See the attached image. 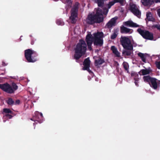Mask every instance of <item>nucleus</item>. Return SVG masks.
Masks as SVG:
<instances>
[{"instance_id":"nucleus-1","label":"nucleus","mask_w":160,"mask_h":160,"mask_svg":"<svg viewBox=\"0 0 160 160\" xmlns=\"http://www.w3.org/2000/svg\"><path fill=\"white\" fill-rule=\"evenodd\" d=\"M93 36L91 34H88L86 37L85 41L88 50H92V45L93 43L94 46L101 47L103 44V38L104 35L102 32H97L94 33Z\"/></svg>"},{"instance_id":"nucleus-2","label":"nucleus","mask_w":160,"mask_h":160,"mask_svg":"<svg viewBox=\"0 0 160 160\" xmlns=\"http://www.w3.org/2000/svg\"><path fill=\"white\" fill-rule=\"evenodd\" d=\"M108 11V9L105 8L103 11L101 9L98 8L94 14H89L86 19L87 24L93 25L95 23H100L104 21L103 15H106Z\"/></svg>"},{"instance_id":"nucleus-3","label":"nucleus","mask_w":160,"mask_h":160,"mask_svg":"<svg viewBox=\"0 0 160 160\" xmlns=\"http://www.w3.org/2000/svg\"><path fill=\"white\" fill-rule=\"evenodd\" d=\"M87 50V44L83 39H80L77 44L75 48L74 59L78 60L82 55L85 54Z\"/></svg>"},{"instance_id":"nucleus-4","label":"nucleus","mask_w":160,"mask_h":160,"mask_svg":"<svg viewBox=\"0 0 160 160\" xmlns=\"http://www.w3.org/2000/svg\"><path fill=\"white\" fill-rule=\"evenodd\" d=\"M38 54L36 52L28 49L24 51L25 58L28 62H34L37 61L36 57Z\"/></svg>"},{"instance_id":"nucleus-5","label":"nucleus","mask_w":160,"mask_h":160,"mask_svg":"<svg viewBox=\"0 0 160 160\" xmlns=\"http://www.w3.org/2000/svg\"><path fill=\"white\" fill-rule=\"evenodd\" d=\"M18 88V86L14 82L12 83L11 85L8 83L0 84V88L8 93H14Z\"/></svg>"},{"instance_id":"nucleus-6","label":"nucleus","mask_w":160,"mask_h":160,"mask_svg":"<svg viewBox=\"0 0 160 160\" xmlns=\"http://www.w3.org/2000/svg\"><path fill=\"white\" fill-rule=\"evenodd\" d=\"M120 42L121 44L125 49L133 50V46L130 39L128 37H121Z\"/></svg>"},{"instance_id":"nucleus-7","label":"nucleus","mask_w":160,"mask_h":160,"mask_svg":"<svg viewBox=\"0 0 160 160\" xmlns=\"http://www.w3.org/2000/svg\"><path fill=\"white\" fill-rule=\"evenodd\" d=\"M79 3L78 2H75L74 5L71 10V15L69 18L72 23H75L76 22V18L78 17V12Z\"/></svg>"},{"instance_id":"nucleus-8","label":"nucleus","mask_w":160,"mask_h":160,"mask_svg":"<svg viewBox=\"0 0 160 160\" xmlns=\"http://www.w3.org/2000/svg\"><path fill=\"white\" fill-rule=\"evenodd\" d=\"M143 79L145 82L148 83L150 87L153 89H155L157 88V79L156 78L151 77L149 75H148L144 76Z\"/></svg>"},{"instance_id":"nucleus-9","label":"nucleus","mask_w":160,"mask_h":160,"mask_svg":"<svg viewBox=\"0 0 160 160\" xmlns=\"http://www.w3.org/2000/svg\"><path fill=\"white\" fill-rule=\"evenodd\" d=\"M137 31L144 39L151 40H153V35L152 33L148 31L143 30L140 28H138Z\"/></svg>"},{"instance_id":"nucleus-10","label":"nucleus","mask_w":160,"mask_h":160,"mask_svg":"<svg viewBox=\"0 0 160 160\" xmlns=\"http://www.w3.org/2000/svg\"><path fill=\"white\" fill-rule=\"evenodd\" d=\"M129 9L135 15L138 17L140 16L141 12L135 4L130 3L129 4Z\"/></svg>"},{"instance_id":"nucleus-11","label":"nucleus","mask_w":160,"mask_h":160,"mask_svg":"<svg viewBox=\"0 0 160 160\" xmlns=\"http://www.w3.org/2000/svg\"><path fill=\"white\" fill-rule=\"evenodd\" d=\"M33 118L35 119V121H38L39 123H41L43 120V116L42 113L38 111H36L35 112V116H34Z\"/></svg>"},{"instance_id":"nucleus-12","label":"nucleus","mask_w":160,"mask_h":160,"mask_svg":"<svg viewBox=\"0 0 160 160\" xmlns=\"http://www.w3.org/2000/svg\"><path fill=\"white\" fill-rule=\"evenodd\" d=\"M117 19V18H112L105 25V27L109 29L111 28L113 26H115Z\"/></svg>"},{"instance_id":"nucleus-13","label":"nucleus","mask_w":160,"mask_h":160,"mask_svg":"<svg viewBox=\"0 0 160 160\" xmlns=\"http://www.w3.org/2000/svg\"><path fill=\"white\" fill-rule=\"evenodd\" d=\"M93 58L95 59V65L97 67H99V65H101L105 62L104 60L100 57H94Z\"/></svg>"},{"instance_id":"nucleus-14","label":"nucleus","mask_w":160,"mask_h":160,"mask_svg":"<svg viewBox=\"0 0 160 160\" xmlns=\"http://www.w3.org/2000/svg\"><path fill=\"white\" fill-rule=\"evenodd\" d=\"M132 32V29L128 28L123 26L120 27V32L122 33H131Z\"/></svg>"},{"instance_id":"nucleus-15","label":"nucleus","mask_w":160,"mask_h":160,"mask_svg":"<svg viewBox=\"0 0 160 160\" xmlns=\"http://www.w3.org/2000/svg\"><path fill=\"white\" fill-rule=\"evenodd\" d=\"M123 24L126 26H128L131 27H138L139 25L137 23H134L132 21H128L123 23Z\"/></svg>"},{"instance_id":"nucleus-16","label":"nucleus","mask_w":160,"mask_h":160,"mask_svg":"<svg viewBox=\"0 0 160 160\" xmlns=\"http://www.w3.org/2000/svg\"><path fill=\"white\" fill-rule=\"evenodd\" d=\"M90 61L89 58L85 59L83 62V69L88 70L90 66Z\"/></svg>"},{"instance_id":"nucleus-17","label":"nucleus","mask_w":160,"mask_h":160,"mask_svg":"<svg viewBox=\"0 0 160 160\" xmlns=\"http://www.w3.org/2000/svg\"><path fill=\"white\" fill-rule=\"evenodd\" d=\"M111 49L116 56L118 57H120V53L118 51L117 48L115 46H112Z\"/></svg>"},{"instance_id":"nucleus-18","label":"nucleus","mask_w":160,"mask_h":160,"mask_svg":"<svg viewBox=\"0 0 160 160\" xmlns=\"http://www.w3.org/2000/svg\"><path fill=\"white\" fill-rule=\"evenodd\" d=\"M111 49L116 56L118 57H120V53L118 51L117 48L115 46H112Z\"/></svg>"},{"instance_id":"nucleus-19","label":"nucleus","mask_w":160,"mask_h":160,"mask_svg":"<svg viewBox=\"0 0 160 160\" xmlns=\"http://www.w3.org/2000/svg\"><path fill=\"white\" fill-rule=\"evenodd\" d=\"M62 2L65 4H67V6L66 7L67 10L68 8H70L72 7V0H61Z\"/></svg>"},{"instance_id":"nucleus-20","label":"nucleus","mask_w":160,"mask_h":160,"mask_svg":"<svg viewBox=\"0 0 160 160\" xmlns=\"http://www.w3.org/2000/svg\"><path fill=\"white\" fill-rule=\"evenodd\" d=\"M141 2L144 6H148L152 4L154 0H141Z\"/></svg>"},{"instance_id":"nucleus-21","label":"nucleus","mask_w":160,"mask_h":160,"mask_svg":"<svg viewBox=\"0 0 160 160\" xmlns=\"http://www.w3.org/2000/svg\"><path fill=\"white\" fill-rule=\"evenodd\" d=\"M132 52L133 50L125 49L123 51L122 54L125 56H129L131 55Z\"/></svg>"},{"instance_id":"nucleus-22","label":"nucleus","mask_w":160,"mask_h":160,"mask_svg":"<svg viewBox=\"0 0 160 160\" xmlns=\"http://www.w3.org/2000/svg\"><path fill=\"white\" fill-rule=\"evenodd\" d=\"M150 71L149 70L147 69H143L141 70L138 73L141 75H145L148 74L150 73Z\"/></svg>"},{"instance_id":"nucleus-23","label":"nucleus","mask_w":160,"mask_h":160,"mask_svg":"<svg viewBox=\"0 0 160 160\" xmlns=\"http://www.w3.org/2000/svg\"><path fill=\"white\" fill-rule=\"evenodd\" d=\"M138 55L140 58L143 62H146V56L145 54L141 52H139L138 53Z\"/></svg>"},{"instance_id":"nucleus-24","label":"nucleus","mask_w":160,"mask_h":160,"mask_svg":"<svg viewBox=\"0 0 160 160\" xmlns=\"http://www.w3.org/2000/svg\"><path fill=\"white\" fill-rule=\"evenodd\" d=\"M147 19L148 21H153L154 19L152 17L151 12H148L146 14Z\"/></svg>"},{"instance_id":"nucleus-25","label":"nucleus","mask_w":160,"mask_h":160,"mask_svg":"<svg viewBox=\"0 0 160 160\" xmlns=\"http://www.w3.org/2000/svg\"><path fill=\"white\" fill-rule=\"evenodd\" d=\"M131 76L133 77L134 80H136L137 79H139L138 78V74L135 72H132L131 73Z\"/></svg>"},{"instance_id":"nucleus-26","label":"nucleus","mask_w":160,"mask_h":160,"mask_svg":"<svg viewBox=\"0 0 160 160\" xmlns=\"http://www.w3.org/2000/svg\"><path fill=\"white\" fill-rule=\"evenodd\" d=\"M122 65L125 70L127 71L128 73H129L128 70L129 67L128 63L126 62H124Z\"/></svg>"},{"instance_id":"nucleus-27","label":"nucleus","mask_w":160,"mask_h":160,"mask_svg":"<svg viewBox=\"0 0 160 160\" xmlns=\"http://www.w3.org/2000/svg\"><path fill=\"white\" fill-rule=\"evenodd\" d=\"M117 30H114L113 33L111 36V38L112 39H115L117 36L118 33Z\"/></svg>"},{"instance_id":"nucleus-28","label":"nucleus","mask_w":160,"mask_h":160,"mask_svg":"<svg viewBox=\"0 0 160 160\" xmlns=\"http://www.w3.org/2000/svg\"><path fill=\"white\" fill-rule=\"evenodd\" d=\"M115 3L114 0L112 1L109 2V3L107 4V7H108V9H109L111 8L112 6H113Z\"/></svg>"},{"instance_id":"nucleus-29","label":"nucleus","mask_w":160,"mask_h":160,"mask_svg":"<svg viewBox=\"0 0 160 160\" xmlns=\"http://www.w3.org/2000/svg\"><path fill=\"white\" fill-rule=\"evenodd\" d=\"M7 103L8 105H12L14 104V101L11 98H9L7 101Z\"/></svg>"},{"instance_id":"nucleus-30","label":"nucleus","mask_w":160,"mask_h":160,"mask_svg":"<svg viewBox=\"0 0 160 160\" xmlns=\"http://www.w3.org/2000/svg\"><path fill=\"white\" fill-rule=\"evenodd\" d=\"M57 24L59 25H63L64 24V22L61 20L58 19L56 21Z\"/></svg>"},{"instance_id":"nucleus-31","label":"nucleus","mask_w":160,"mask_h":160,"mask_svg":"<svg viewBox=\"0 0 160 160\" xmlns=\"http://www.w3.org/2000/svg\"><path fill=\"white\" fill-rule=\"evenodd\" d=\"M3 111L4 112L7 113L8 114L9 113H12V111L9 109L8 108H4L3 109Z\"/></svg>"},{"instance_id":"nucleus-32","label":"nucleus","mask_w":160,"mask_h":160,"mask_svg":"<svg viewBox=\"0 0 160 160\" xmlns=\"http://www.w3.org/2000/svg\"><path fill=\"white\" fill-rule=\"evenodd\" d=\"M153 28H155L157 29L160 32V24H155L152 26Z\"/></svg>"},{"instance_id":"nucleus-33","label":"nucleus","mask_w":160,"mask_h":160,"mask_svg":"<svg viewBox=\"0 0 160 160\" xmlns=\"http://www.w3.org/2000/svg\"><path fill=\"white\" fill-rule=\"evenodd\" d=\"M155 64L157 67L158 69H160V61L159 62H156Z\"/></svg>"},{"instance_id":"nucleus-34","label":"nucleus","mask_w":160,"mask_h":160,"mask_svg":"<svg viewBox=\"0 0 160 160\" xmlns=\"http://www.w3.org/2000/svg\"><path fill=\"white\" fill-rule=\"evenodd\" d=\"M115 3L119 2L120 4H122L124 0H114Z\"/></svg>"},{"instance_id":"nucleus-35","label":"nucleus","mask_w":160,"mask_h":160,"mask_svg":"<svg viewBox=\"0 0 160 160\" xmlns=\"http://www.w3.org/2000/svg\"><path fill=\"white\" fill-rule=\"evenodd\" d=\"M139 79H137V80H135L134 81V83L135 85L137 87H138L139 86V85L138 84L139 82Z\"/></svg>"},{"instance_id":"nucleus-36","label":"nucleus","mask_w":160,"mask_h":160,"mask_svg":"<svg viewBox=\"0 0 160 160\" xmlns=\"http://www.w3.org/2000/svg\"><path fill=\"white\" fill-rule=\"evenodd\" d=\"M20 100L19 99H18L16 101L15 103H14V104L16 105H19L20 103Z\"/></svg>"},{"instance_id":"nucleus-37","label":"nucleus","mask_w":160,"mask_h":160,"mask_svg":"<svg viewBox=\"0 0 160 160\" xmlns=\"http://www.w3.org/2000/svg\"><path fill=\"white\" fill-rule=\"evenodd\" d=\"M6 116L9 119H11L12 117V115L9 114H7L6 115Z\"/></svg>"},{"instance_id":"nucleus-38","label":"nucleus","mask_w":160,"mask_h":160,"mask_svg":"<svg viewBox=\"0 0 160 160\" xmlns=\"http://www.w3.org/2000/svg\"><path fill=\"white\" fill-rule=\"evenodd\" d=\"M157 13L159 17L160 18V8L157 10Z\"/></svg>"},{"instance_id":"nucleus-39","label":"nucleus","mask_w":160,"mask_h":160,"mask_svg":"<svg viewBox=\"0 0 160 160\" xmlns=\"http://www.w3.org/2000/svg\"><path fill=\"white\" fill-rule=\"evenodd\" d=\"M7 65V64L5 63L4 62H3V61L2 62V66H6Z\"/></svg>"},{"instance_id":"nucleus-40","label":"nucleus","mask_w":160,"mask_h":160,"mask_svg":"<svg viewBox=\"0 0 160 160\" xmlns=\"http://www.w3.org/2000/svg\"><path fill=\"white\" fill-rule=\"evenodd\" d=\"M154 2H160V0H154Z\"/></svg>"},{"instance_id":"nucleus-41","label":"nucleus","mask_w":160,"mask_h":160,"mask_svg":"<svg viewBox=\"0 0 160 160\" xmlns=\"http://www.w3.org/2000/svg\"><path fill=\"white\" fill-rule=\"evenodd\" d=\"M31 43L32 45H33L34 43V41L33 40H32L31 41Z\"/></svg>"},{"instance_id":"nucleus-42","label":"nucleus","mask_w":160,"mask_h":160,"mask_svg":"<svg viewBox=\"0 0 160 160\" xmlns=\"http://www.w3.org/2000/svg\"><path fill=\"white\" fill-rule=\"evenodd\" d=\"M90 73L91 72H91V70H90V69H89V70H88Z\"/></svg>"},{"instance_id":"nucleus-43","label":"nucleus","mask_w":160,"mask_h":160,"mask_svg":"<svg viewBox=\"0 0 160 160\" xmlns=\"http://www.w3.org/2000/svg\"><path fill=\"white\" fill-rule=\"evenodd\" d=\"M53 1H58V0H53Z\"/></svg>"},{"instance_id":"nucleus-44","label":"nucleus","mask_w":160,"mask_h":160,"mask_svg":"<svg viewBox=\"0 0 160 160\" xmlns=\"http://www.w3.org/2000/svg\"><path fill=\"white\" fill-rule=\"evenodd\" d=\"M4 74V73H2L1 74V75H3Z\"/></svg>"},{"instance_id":"nucleus-45","label":"nucleus","mask_w":160,"mask_h":160,"mask_svg":"<svg viewBox=\"0 0 160 160\" xmlns=\"http://www.w3.org/2000/svg\"><path fill=\"white\" fill-rule=\"evenodd\" d=\"M31 120H33L32 119H31Z\"/></svg>"}]
</instances>
